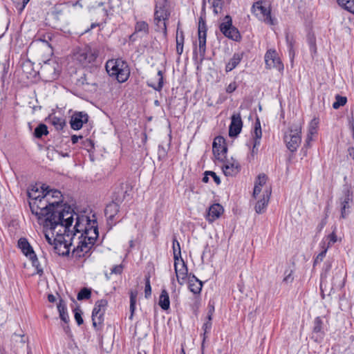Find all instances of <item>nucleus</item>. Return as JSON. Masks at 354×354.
Masks as SVG:
<instances>
[{
    "instance_id": "a19ab883",
    "label": "nucleus",
    "mask_w": 354,
    "mask_h": 354,
    "mask_svg": "<svg viewBox=\"0 0 354 354\" xmlns=\"http://www.w3.org/2000/svg\"><path fill=\"white\" fill-rule=\"evenodd\" d=\"M136 297H137V293L131 292L130 293V311L131 315L129 316V319H132L133 313L136 309Z\"/></svg>"
},
{
    "instance_id": "72a5a7b5",
    "label": "nucleus",
    "mask_w": 354,
    "mask_h": 354,
    "mask_svg": "<svg viewBox=\"0 0 354 354\" xmlns=\"http://www.w3.org/2000/svg\"><path fill=\"white\" fill-rule=\"evenodd\" d=\"M135 33L147 35L149 33V25L146 21H139L135 25Z\"/></svg>"
},
{
    "instance_id": "1a4fd4ad",
    "label": "nucleus",
    "mask_w": 354,
    "mask_h": 354,
    "mask_svg": "<svg viewBox=\"0 0 354 354\" xmlns=\"http://www.w3.org/2000/svg\"><path fill=\"white\" fill-rule=\"evenodd\" d=\"M262 3L261 1L255 2L252 7V13L266 24L274 25V19L271 16L270 9L263 6Z\"/></svg>"
},
{
    "instance_id": "58836bf2",
    "label": "nucleus",
    "mask_w": 354,
    "mask_h": 354,
    "mask_svg": "<svg viewBox=\"0 0 354 354\" xmlns=\"http://www.w3.org/2000/svg\"><path fill=\"white\" fill-rule=\"evenodd\" d=\"M286 43L288 47V51H289V55L290 58H293L295 56V50H294V44H295V40L293 37L288 34L286 36Z\"/></svg>"
},
{
    "instance_id": "2f4dec72",
    "label": "nucleus",
    "mask_w": 354,
    "mask_h": 354,
    "mask_svg": "<svg viewBox=\"0 0 354 354\" xmlns=\"http://www.w3.org/2000/svg\"><path fill=\"white\" fill-rule=\"evenodd\" d=\"M57 310L59 311L61 319L65 323H67L69 320V317L67 313L65 302L62 299L59 300V302L57 304Z\"/></svg>"
},
{
    "instance_id": "412c9836",
    "label": "nucleus",
    "mask_w": 354,
    "mask_h": 354,
    "mask_svg": "<svg viewBox=\"0 0 354 354\" xmlns=\"http://www.w3.org/2000/svg\"><path fill=\"white\" fill-rule=\"evenodd\" d=\"M95 221H93V225L90 227H85L84 234V239H88V241H91L93 243L98 237V228L97 226L95 225ZM83 235V234H82Z\"/></svg>"
},
{
    "instance_id": "cd10ccee",
    "label": "nucleus",
    "mask_w": 354,
    "mask_h": 354,
    "mask_svg": "<svg viewBox=\"0 0 354 354\" xmlns=\"http://www.w3.org/2000/svg\"><path fill=\"white\" fill-rule=\"evenodd\" d=\"M46 120L57 130L62 129L66 124L65 120L63 118H59L55 115H50Z\"/></svg>"
},
{
    "instance_id": "8fccbe9b",
    "label": "nucleus",
    "mask_w": 354,
    "mask_h": 354,
    "mask_svg": "<svg viewBox=\"0 0 354 354\" xmlns=\"http://www.w3.org/2000/svg\"><path fill=\"white\" fill-rule=\"evenodd\" d=\"M204 333H203V341L205 340L207 336L206 334L209 333L212 328V322H206L203 324L202 327Z\"/></svg>"
},
{
    "instance_id": "393cba45",
    "label": "nucleus",
    "mask_w": 354,
    "mask_h": 354,
    "mask_svg": "<svg viewBox=\"0 0 354 354\" xmlns=\"http://www.w3.org/2000/svg\"><path fill=\"white\" fill-rule=\"evenodd\" d=\"M71 210L73 212V216H76L75 225L73 227V230L70 229V231L71 232V238L73 239V236H75L77 232H84L85 227H84V225H83V224H82V223L84 222V221H90L88 220L87 218H84V216L80 217L79 215L75 214L72 209H71ZM71 227V226L70 227V228Z\"/></svg>"
},
{
    "instance_id": "c85d7f7f",
    "label": "nucleus",
    "mask_w": 354,
    "mask_h": 354,
    "mask_svg": "<svg viewBox=\"0 0 354 354\" xmlns=\"http://www.w3.org/2000/svg\"><path fill=\"white\" fill-rule=\"evenodd\" d=\"M158 304L164 310H168L170 307L169 294L165 289L162 290L161 294L159 297Z\"/></svg>"
},
{
    "instance_id": "3c124183",
    "label": "nucleus",
    "mask_w": 354,
    "mask_h": 354,
    "mask_svg": "<svg viewBox=\"0 0 354 354\" xmlns=\"http://www.w3.org/2000/svg\"><path fill=\"white\" fill-rule=\"evenodd\" d=\"M173 252L181 253L180 245L176 236L173 238Z\"/></svg>"
},
{
    "instance_id": "20e7f679",
    "label": "nucleus",
    "mask_w": 354,
    "mask_h": 354,
    "mask_svg": "<svg viewBox=\"0 0 354 354\" xmlns=\"http://www.w3.org/2000/svg\"><path fill=\"white\" fill-rule=\"evenodd\" d=\"M301 124H293L284 134V142L292 152L297 151L301 141Z\"/></svg>"
},
{
    "instance_id": "e433bc0d",
    "label": "nucleus",
    "mask_w": 354,
    "mask_h": 354,
    "mask_svg": "<svg viewBox=\"0 0 354 354\" xmlns=\"http://www.w3.org/2000/svg\"><path fill=\"white\" fill-rule=\"evenodd\" d=\"M318 127V121L315 118L312 120L308 127V134L307 140L310 141L312 140V136L317 133V129Z\"/></svg>"
},
{
    "instance_id": "f8f14e48",
    "label": "nucleus",
    "mask_w": 354,
    "mask_h": 354,
    "mask_svg": "<svg viewBox=\"0 0 354 354\" xmlns=\"http://www.w3.org/2000/svg\"><path fill=\"white\" fill-rule=\"evenodd\" d=\"M212 151L217 160L223 161L227 151L225 140L223 137L217 136L214 138L212 145Z\"/></svg>"
},
{
    "instance_id": "69168bd1",
    "label": "nucleus",
    "mask_w": 354,
    "mask_h": 354,
    "mask_svg": "<svg viewBox=\"0 0 354 354\" xmlns=\"http://www.w3.org/2000/svg\"><path fill=\"white\" fill-rule=\"evenodd\" d=\"M349 202H350L349 195L347 194L345 196L343 201L342 202V206H345V208L347 209L349 207Z\"/></svg>"
},
{
    "instance_id": "7ed1b4c3",
    "label": "nucleus",
    "mask_w": 354,
    "mask_h": 354,
    "mask_svg": "<svg viewBox=\"0 0 354 354\" xmlns=\"http://www.w3.org/2000/svg\"><path fill=\"white\" fill-rule=\"evenodd\" d=\"M106 71L110 76L115 77L121 83L126 82L130 75L127 63L122 59L108 60L106 63Z\"/></svg>"
},
{
    "instance_id": "ddd939ff",
    "label": "nucleus",
    "mask_w": 354,
    "mask_h": 354,
    "mask_svg": "<svg viewBox=\"0 0 354 354\" xmlns=\"http://www.w3.org/2000/svg\"><path fill=\"white\" fill-rule=\"evenodd\" d=\"M265 62L268 68H276L279 71L283 70V64L275 50L270 49L267 50L265 55Z\"/></svg>"
},
{
    "instance_id": "4468645a",
    "label": "nucleus",
    "mask_w": 354,
    "mask_h": 354,
    "mask_svg": "<svg viewBox=\"0 0 354 354\" xmlns=\"http://www.w3.org/2000/svg\"><path fill=\"white\" fill-rule=\"evenodd\" d=\"M198 50L202 59L205 57L206 51L207 28L204 21L200 20L198 23Z\"/></svg>"
},
{
    "instance_id": "ea45409f",
    "label": "nucleus",
    "mask_w": 354,
    "mask_h": 354,
    "mask_svg": "<svg viewBox=\"0 0 354 354\" xmlns=\"http://www.w3.org/2000/svg\"><path fill=\"white\" fill-rule=\"evenodd\" d=\"M308 43L309 45L310 53L315 54L317 53L316 39L313 34L309 33L308 35Z\"/></svg>"
},
{
    "instance_id": "603ef678",
    "label": "nucleus",
    "mask_w": 354,
    "mask_h": 354,
    "mask_svg": "<svg viewBox=\"0 0 354 354\" xmlns=\"http://www.w3.org/2000/svg\"><path fill=\"white\" fill-rule=\"evenodd\" d=\"M145 293L146 297H149L151 294V288L150 285L149 277L146 278Z\"/></svg>"
},
{
    "instance_id": "aec40b11",
    "label": "nucleus",
    "mask_w": 354,
    "mask_h": 354,
    "mask_svg": "<svg viewBox=\"0 0 354 354\" xmlns=\"http://www.w3.org/2000/svg\"><path fill=\"white\" fill-rule=\"evenodd\" d=\"M119 205L116 202L113 201L106 205L104 213L109 224L112 223L115 221V217L119 212Z\"/></svg>"
},
{
    "instance_id": "f3484780",
    "label": "nucleus",
    "mask_w": 354,
    "mask_h": 354,
    "mask_svg": "<svg viewBox=\"0 0 354 354\" xmlns=\"http://www.w3.org/2000/svg\"><path fill=\"white\" fill-rule=\"evenodd\" d=\"M88 116L84 112H77L74 113L71 119V127L74 130L80 129L84 123L88 122Z\"/></svg>"
},
{
    "instance_id": "4be33fe9",
    "label": "nucleus",
    "mask_w": 354,
    "mask_h": 354,
    "mask_svg": "<svg viewBox=\"0 0 354 354\" xmlns=\"http://www.w3.org/2000/svg\"><path fill=\"white\" fill-rule=\"evenodd\" d=\"M223 212V207L218 203L212 205L209 208L207 213V220L213 222L217 219Z\"/></svg>"
},
{
    "instance_id": "de8ad7c7",
    "label": "nucleus",
    "mask_w": 354,
    "mask_h": 354,
    "mask_svg": "<svg viewBox=\"0 0 354 354\" xmlns=\"http://www.w3.org/2000/svg\"><path fill=\"white\" fill-rule=\"evenodd\" d=\"M74 313H75V319L77 322V324L79 326H80L84 322L83 319H82V315H81L82 311L80 310V309L77 308H75L74 310Z\"/></svg>"
},
{
    "instance_id": "473e14b6",
    "label": "nucleus",
    "mask_w": 354,
    "mask_h": 354,
    "mask_svg": "<svg viewBox=\"0 0 354 354\" xmlns=\"http://www.w3.org/2000/svg\"><path fill=\"white\" fill-rule=\"evenodd\" d=\"M321 248L322 249V252L317 254L316 258L313 262V266H315L317 263H319L323 261L324 257H326L328 249L329 248V245H326V241L323 240L320 243Z\"/></svg>"
},
{
    "instance_id": "f03ea898",
    "label": "nucleus",
    "mask_w": 354,
    "mask_h": 354,
    "mask_svg": "<svg viewBox=\"0 0 354 354\" xmlns=\"http://www.w3.org/2000/svg\"><path fill=\"white\" fill-rule=\"evenodd\" d=\"M63 228L57 227L55 230L57 232L50 230L51 235L54 237L53 245L56 252L59 255L66 256L70 252V247L71 245V232L70 227L72 225L73 222L67 223L64 222Z\"/></svg>"
},
{
    "instance_id": "338daca9",
    "label": "nucleus",
    "mask_w": 354,
    "mask_h": 354,
    "mask_svg": "<svg viewBox=\"0 0 354 354\" xmlns=\"http://www.w3.org/2000/svg\"><path fill=\"white\" fill-rule=\"evenodd\" d=\"M292 271H290V273L286 274L283 279V281L286 283H291L293 281V277H292Z\"/></svg>"
},
{
    "instance_id": "0eeeda50",
    "label": "nucleus",
    "mask_w": 354,
    "mask_h": 354,
    "mask_svg": "<svg viewBox=\"0 0 354 354\" xmlns=\"http://www.w3.org/2000/svg\"><path fill=\"white\" fill-rule=\"evenodd\" d=\"M221 32L227 38L234 40L239 41L241 39V35L236 28L232 25V17L230 15H226L222 23L219 26Z\"/></svg>"
},
{
    "instance_id": "680f3d73",
    "label": "nucleus",
    "mask_w": 354,
    "mask_h": 354,
    "mask_svg": "<svg viewBox=\"0 0 354 354\" xmlns=\"http://www.w3.org/2000/svg\"><path fill=\"white\" fill-rule=\"evenodd\" d=\"M261 189H262V187H261L257 184H254V191H253V196L254 198H257V196L260 194V192H261Z\"/></svg>"
},
{
    "instance_id": "79ce46f5",
    "label": "nucleus",
    "mask_w": 354,
    "mask_h": 354,
    "mask_svg": "<svg viewBox=\"0 0 354 354\" xmlns=\"http://www.w3.org/2000/svg\"><path fill=\"white\" fill-rule=\"evenodd\" d=\"M28 259L31 261L32 266L36 268L37 273L41 274L43 273V269L39 264L36 254H32V256H30Z\"/></svg>"
},
{
    "instance_id": "dca6fc26",
    "label": "nucleus",
    "mask_w": 354,
    "mask_h": 354,
    "mask_svg": "<svg viewBox=\"0 0 354 354\" xmlns=\"http://www.w3.org/2000/svg\"><path fill=\"white\" fill-rule=\"evenodd\" d=\"M86 239L80 241L79 245L76 248H74L72 252L73 257L75 258H82L85 257L88 254L94 245V243L91 241H86Z\"/></svg>"
},
{
    "instance_id": "37998d69",
    "label": "nucleus",
    "mask_w": 354,
    "mask_h": 354,
    "mask_svg": "<svg viewBox=\"0 0 354 354\" xmlns=\"http://www.w3.org/2000/svg\"><path fill=\"white\" fill-rule=\"evenodd\" d=\"M347 102L346 97L337 95L335 97V102L333 104V108L335 109H339L340 106H344Z\"/></svg>"
},
{
    "instance_id": "13d9d810",
    "label": "nucleus",
    "mask_w": 354,
    "mask_h": 354,
    "mask_svg": "<svg viewBox=\"0 0 354 354\" xmlns=\"http://www.w3.org/2000/svg\"><path fill=\"white\" fill-rule=\"evenodd\" d=\"M122 265H117V266H115L112 269H111V274H121L122 272Z\"/></svg>"
},
{
    "instance_id": "0e129e2a",
    "label": "nucleus",
    "mask_w": 354,
    "mask_h": 354,
    "mask_svg": "<svg viewBox=\"0 0 354 354\" xmlns=\"http://www.w3.org/2000/svg\"><path fill=\"white\" fill-rule=\"evenodd\" d=\"M46 230H47V232L45 234L46 239V241H48V243H50V245H52V244H53V240L52 239L53 236H52V237H50L49 234H50V233L51 234V232H50V231L49 228H47V227H46ZM54 237H55V236H53V238H54Z\"/></svg>"
},
{
    "instance_id": "a18cd8bd",
    "label": "nucleus",
    "mask_w": 354,
    "mask_h": 354,
    "mask_svg": "<svg viewBox=\"0 0 354 354\" xmlns=\"http://www.w3.org/2000/svg\"><path fill=\"white\" fill-rule=\"evenodd\" d=\"M267 176L266 174H260L258 176H257V178L255 181V184L261 186V187H263L266 183V181H267Z\"/></svg>"
},
{
    "instance_id": "2eb2a0df",
    "label": "nucleus",
    "mask_w": 354,
    "mask_h": 354,
    "mask_svg": "<svg viewBox=\"0 0 354 354\" xmlns=\"http://www.w3.org/2000/svg\"><path fill=\"white\" fill-rule=\"evenodd\" d=\"M243 122L240 113H234L231 117V123L229 127V136L230 137L237 136L241 131Z\"/></svg>"
},
{
    "instance_id": "f704fd0d",
    "label": "nucleus",
    "mask_w": 354,
    "mask_h": 354,
    "mask_svg": "<svg viewBox=\"0 0 354 354\" xmlns=\"http://www.w3.org/2000/svg\"><path fill=\"white\" fill-rule=\"evenodd\" d=\"M339 6L354 14V0H337Z\"/></svg>"
},
{
    "instance_id": "b1692460",
    "label": "nucleus",
    "mask_w": 354,
    "mask_h": 354,
    "mask_svg": "<svg viewBox=\"0 0 354 354\" xmlns=\"http://www.w3.org/2000/svg\"><path fill=\"white\" fill-rule=\"evenodd\" d=\"M18 247L21 250L22 253L28 258L35 254L32 246L26 238H20L19 239Z\"/></svg>"
},
{
    "instance_id": "bb28decb",
    "label": "nucleus",
    "mask_w": 354,
    "mask_h": 354,
    "mask_svg": "<svg viewBox=\"0 0 354 354\" xmlns=\"http://www.w3.org/2000/svg\"><path fill=\"white\" fill-rule=\"evenodd\" d=\"M203 287L202 281L198 279L194 274L189 277V288L194 294L201 292Z\"/></svg>"
},
{
    "instance_id": "864d4df0",
    "label": "nucleus",
    "mask_w": 354,
    "mask_h": 354,
    "mask_svg": "<svg viewBox=\"0 0 354 354\" xmlns=\"http://www.w3.org/2000/svg\"><path fill=\"white\" fill-rule=\"evenodd\" d=\"M206 176H211L214 178V182H215L217 185H219V184L221 183L220 178H219V177L216 174V173H215V172L212 171H206Z\"/></svg>"
},
{
    "instance_id": "9d476101",
    "label": "nucleus",
    "mask_w": 354,
    "mask_h": 354,
    "mask_svg": "<svg viewBox=\"0 0 354 354\" xmlns=\"http://www.w3.org/2000/svg\"><path fill=\"white\" fill-rule=\"evenodd\" d=\"M39 193L42 196H46L49 195L48 197V201L51 207H57V206H64L62 204V195L61 192L57 189H48V186H45L43 185L41 186V190L39 189Z\"/></svg>"
},
{
    "instance_id": "5701e85b",
    "label": "nucleus",
    "mask_w": 354,
    "mask_h": 354,
    "mask_svg": "<svg viewBox=\"0 0 354 354\" xmlns=\"http://www.w3.org/2000/svg\"><path fill=\"white\" fill-rule=\"evenodd\" d=\"M270 191L266 190L263 195V198L257 202L254 209L257 214H261L266 210L270 199Z\"/></svg>"
},
{
    "instance_id": "f257e3e1",
    "label": "nucleus",
    "mask_w": 354,
    "mask_h": 354,
    "mask_svg": "<svg viewBox=\"0 0 354 354\" xmlns=\"http://www.w3.org/2000/svg\"><path fill=\"white\" fill-rule=\"evenodd\" d=\"M28 194L30 199L29 205L32 213L37 216L39 220L44 219L45 227L57 232V227L63 228L62 223L66 222L68 224L73 222V212L69 206L51 207L48 201L49 195L42 196L36 186L28 191Z\"/></svg>"
},
{
    "instance_id": "4c0bfd02",
    "label": "nucleus",
    "mask_w": 354,
    "mask_h": 354,
    "mask_svg": "<svg viewBox=\"0 0 354 354\" xmlns=\"http://www.w3.org/2000/svg\"><path fill=\"white\" fill-rule=\"evenodd\" d=\"M158 82L157 84H154L151 82H147V85L149 87L153 88L154 90L160 91L163 86V76L162 71H158Z\"/></svg>"
},
{
    "instance_id": "423d86ee",
    "label": "nucleus",
    "mask_w": 354,
    "mask_h": 354,
    "mask_svg": "<svg viewBox=\"0 0 354 354\" xmlns=\"http://www.w3.org/2000/svg\"><path fill=\"white\" fill-rule=\"evenodd\" d=\"M97 51L91 46H86L80 48L75 53V57L77 61L83 66L87 67L93 64L97 57Z\"/></svg>"
},
{
    "instance_id": "e2e57ef3",
    "label": "nucleus",
    "mask_w": 354,
    "mask_h": 354,
    "mask_svg": "<svg viewBox=\"0 0 354 354\" xmlns=\"http://www.w3.org/2000/svg\"><path fill=\"white\" fill-rule=\"evenodd\" d=\"M261 189H262V187H261L257 184H254V191H253V196L254 198H257V196L260 194V192H261Z\"/></svg>"
},
{
    "instance_id": "39448f33",
    "label": "nucleus",
    "mask_w": 354,
    "mask_h": 354,
    "mask_svg": "<svg viewBox=\"0 0 354 354\" xmlns=\"http://www.w3.org/2000/svg\"><path fill=\"white\" fill-rule=\"evenodd\" d=\"M169 15L167 0H158L155 7L154 20L156 25L162 28L165 32L167 31L165 21L168 19Z\"/></svg>"
},
{
    "instance_id": "7c9ffc66",
    "label": "nucleus",
    "mask_w": 354,
    "mask_h": 354,
    "mask_svg": "<svg viewBox=\"0 0 354 354\" xmlns=\"http://www.w3.org/2000/svg\"><path fill=\"white\" fill-rule=\"evenodd\" d=\"M323 320L320 317H317L314 320V326L313 332L314 334H317L318 337L322 338L324 334L323 330Z\"/></svg>"
},
{
    "instance_id": "09e8293b",
    "label": "nucleus",
    "mask_w": 354,
    "mask_h": 354,
    "mask_svg": "<svg viewBox=\"0 0 354 354\" xmlns=\"http://www.w3.org/2000/svg\"><path fill=\"white\" fill-rule=\"evenodd\" d=\"M83 147L88 151H91L94 148V143L91 139H86L82 142Z\"/></svg>"
},
{
    "instance_id": "6ab92c4d",
    "label": "nucleus",
    "mask_w": 354,
    "mask_h": 354,
    "mask_svg": "<svg viewBox=\"0 0 354 354\" xmlns=\"http://www.w3.org/2000/svg\"><path fill=\"white\" fill-rule=\"evenodd\" d=\"M222 169L225 176H232L239 171L240 165L234 160H226L222 166Z\"/></svg>"
},
{
    "instance_id": "c9c22d12",
    "label": "nucleus",
    "mask_w": 354,
    "mask_h": 354,
    "mask_svg": "<svg viewBox=\"0 0 354 354\" xmlns=\"http://www.w3.org/2000/svg\"><path fill=\"white\" fill-rule=\"evenodd\" d=\"M48 133V131L47 126L44 124H40L35 129L34 135L37 138H40Z\"/></svg>"
},
{
    "instance_id": "bf43d9fd",
    "label": "nucleus",
    "mask_w": 354,
    "mask_h": 354,
    "mask_svg": "<svg viewBox=\"0 0 354 354\" xmlns=\"http://www.w3.org/2000/svg\"><path fill=\"white\" fill-rule=\"evenodd\" d=\"M182 40V42H184V33L182 30H180L178 27L177 28L176 31V41H180V40Z\"/></svg>"
},
{
    "instance_id": "c03bdc74",
    "label": "nucleus",
    "mask_w": 354,
    "mask_h": 354,
    "mask_svg": "<svg viewBox=\"0 0 354 354\" xmlns=\"http://www.w3.org/2000/svg\"><path fill=\"white\" fill-rule=\"evenodd\" d=\"M91 290L86 288H84L78 292L77 298L78 300L88 299L91 297Z\"/></svg>"
},
{
    "instance_id": "a211bd4d",
    "label": "nucleus",
    "mask_w": 354,
    "mask_h": 354,
    "mask_svg": "<svg viewBox=\"0 0 354 354\" xmlns=\"http://www.w3.org/2000/svg\"><path fill=\"white\" fill-rule=\"evenodd\" d=\"M177 281L179 284L183 285L187 279L188 269L183 259H180V263L174 268Z\"/></svg>"
},
{
    "instance_id": "9b49d317",
    "label": "nucleus",
    "mask_w": 354,
    "mask_h": 354,
    "mask_svg": "<svg viewBox=\"0 0 354 354\" xmlns=\"http://www.w3.org/2000/svg\"><path fill=\"white\" fill-rule=\"evenodd\" d=\"M262 137V131L261 124L259 120H257L254 124V131L252 133V139L251 140L252 149L250 153L248 156L249 161L254 159L255 156L258 153L259 147L261 144V139Z\"/></svg>"
},
{
    "instance_id": "774afa93",
    "label": "nucleus",
    "mask_w": 354,
    "mask_h": 354,
    "mask_svg": "<svg viewBox=\"0 0 354 354\" xmlns=\"http://www.w3.org/2000/svg\"><path fill=\"white\" fill-rule=\"evenodd\" d=\"M348 155L347 156L351 158L354 160V147H349L348 148Z\"/></svg>"
},
{
    "instance_id": "5fc2aeb1",
    "label": "nucleus",
    "mask_w": 354,
    "mask_h": 354,
    "mask_svg": "<svg viewBox=\"0 0 354 354\" xmlns=\"http://www.w3.org/2000/svg\"><path fill=\"white\" fill-rule=\"evenodd\" d=\"M183 44L184 42H182L181 39L180 41H176V53L179 55H180L183 52Z\"/></svg>"
},
{
    "instance_id": "6e6d98bb",
    "label": "nucleus",
    "mask_w": 354,
    "mask_h": 354,
    "mask_svg": "<svg viewBox=\"0 0 354 354\" xmlns=\"http://www.w3.org/2000/svg\"><path fill=\"white\" fill-rule=\"evenodd\" d=\"M174 254V268H176V266L180 264L181 258V253L178 252H173Z\"/></svg>"
},
{
    "instance_id": "6e6552de",
    "label": "nucleus",
    "mask_w": 354,
    "mask_h": 354,
    "mask_svg": "<svg viewBox=\"0 0 354 354\" xmlns=\"http://www.w3.org/2000/svg\"><path fill=\"white\" fill-rule=\"evenodd\" d=\"M107 306L106 299H100L95 302L94 308L92 312L93 326L98 330L101 327L104 322V315Z\"/></svg>"
},
{
    "instance_id": "c756f323",
    "label": "nucleus",
    "mask_w": 354,
    "mask_h": 354,
    "mask_svg": "<svg viewBox=\"0 0 354 354\" xmlns=\"http://www.w3.org/2000/svg\"><path fill=\"white\" fill-rule=\"evenodd\" d=\"M207 2L211 5V7L213 8L214 12L217 15L222 10L224 0H203V8H205Z\"/></svg>"
},
{
    "instance_id": "4d7b16f0",
    "label": "nucleus",
    "mask_w": 354,
    "mask_h": 354,
    "mask_svg": "<svg viewBox=\"0 0 354 354\" xmlns=\"http://www.w3.org/2000/svg\"><path fill=\"white\" fill-rule=\"evenodd\" d=\"M237 88L236 83L235 82H233L230 83L226 88V92L227 93H232L234 92Z\"/></svg>"
},
{
    "instance_id": "49530a36",
    "label": "nucleus",
    "mask_w": 354,
    "mask_h": 354,
    "mask_svg": "<svg viewBox=\"0 0 354 354\" xmlns=\"http://www.w3.org/2000/svg\"><path fill=\"white\" fill-rule=\"evenodd\" d=\"M337 238L335 233L333 232L329 235L327 236L326 241H328V243H326V245H329V248L337 242Z\"/></svg>"
},
{
    "instance_id": "a878e982",
    "label": "nucleus",
    "mask_w": 354,
    "mask_h": 354,
    "mask_svg": "<svg viewBox=\"0 0 354 354\" xmlns=\"http://www.w3.org/2000/svg\"><path fill=\"white\" fill-rule=\"evenodd\" d=\"M243 57V53H234L232 57L230 59L228 63L225 66V71L227 73L230 72L235 68L238 64L241 62Z\"/></svg>"
},
{
    "instance_id": "052dcab7",
    "label": "nucleus",
    "mask_w": 354,
    "mask_h": 354,
    "mask_svg": "<svg viewBox=\"0 0 354 354\" xmlns=\"http://www.w3.org/2000/svg\"><path fill=\"white\" fill-rule=\"evenodd\" d=\"M158 157L160 158H165L167 155V151L165 149V148L162 146L159 145L158 146Z\"/></svg>"
}]
</instances>
